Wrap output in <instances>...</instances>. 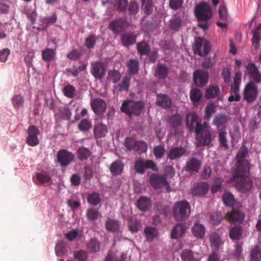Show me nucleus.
<instances>
[{"label": "nucleus", "mask_w": 261, "mask_h": 261, "mask_svg": "<svg viewBox=\"0 0 261 261\" xmlns=\"http://www.w3.org/2000/svg\"><path fill=\"white\" fill-rule=\"evenodd\" d=\"M247 153V148L245 146L241 147L237 155V167L232 177L236 188L243 193L250 191L253 187L252 180L249 176L251 164L244 159Z\"/></svg>", "instance_id": "obj_1"}, {"label": "nucleus", "mask_w": 261, "mask_h": 261, "mask_svg": "<svg viewBox=\"0 0 261 261\" xmlns=\"http://www.w3.org/2000/svg\"><path fill=\"white\" fill-rule=\"evenodd\" d=\"M201 121L195 113H189L186 116L187 126L191 132L195 129L198 146L208 145L211 142L210 127L205 122L201 124Z\"/></svg>", "instance_id": "obj_2"}, {"label": "nucleus", "mask_w": 261, "mask_h": 261, "mask_svg": "<svg viewBox=\"0 0 261 261\" xmlns=\"http://www.w3.org/2000/svg\"><path fill=\"white\" fill-rule=\"evenodd\" d=\"M173 216L177 221L187 219L190 214V205L186 200L175 202L172 210Z\"/></svg>", "instance_id": "obj_3"}, {"label": "nucleus", "mask_w": 261, "mask_h": 261, "mask_svg": "<svg viewBox=\"0 0 261 261\" xmlns=\"http://www.w3.org/2000/svg\"><path fill=\"white\" fill-rule=\"evenodd\" d=\"M144 108L143 101H134L132 100L124 101L121 106V111L129 116H139Z\"/></svg>", "instance_id": "obj_4"}, {"label": "nucleus", "mask_w": 261, "mask_h": 261, "mask_svg": "<svg viewBox=\"0 0 261 261\" xmlns=\"http://www.w3.org/2000/svg\"><path fill=\"white\" fill-rule=\"evenodd\" d=\"M195 14L199 20L207 21L212 17V10L208 4L202 2L196 6Z\"/></svg>", "instance_id": "obj_5"}, {"label": "nucleus", "mask_w": 261, "mask_h": 261, "mask_svg": "<svg viewBox=\"0 0 261 261\" xmlns=\"http://www.w3.org/2000/svg\"><path fill=\"white\" fill-rule=\"evenodd\" d=\"M124 146L129 151L134 150L139 154L146 152L148 146L147 144L143 141H136L132 138H126L124 142Z\"/></svg>", "instance_id": "obj_6"}, {"label": "nucleus", "mask_w": 261, "mask_h": 261, "mask_svg": "<svg viewBox=\"0 0 261 261\" xmlns=\"http://www.w3.org/2000/svg\"><path fill=\"white\" fill-rule=\"evenodd\" d=\"M211 49L208 42L201 37L195 38L193 50L195 54L202 57L207 55Z\"/></svg>", "instance_id": "obj_7"}, {"label": "nucleus", "mask_w": 261, "mask_h": 261, "mask_svg": "<svg viewBox=\"0 0 261 261\" xmlns=\"http://www.w3.org/2000/svg\"><path fill=\"white\" fill-rule=\"evenodd\" d=\"M145 169H150L154 171H157L158 170L155 163L152 160L144 161L138 159L135 161L134 169L137 173L144 174Z\"/></svg>", "instance_id": "obj_8"}, {"label": "nucleus", "mask_w": 261, "mask_h": 261, "mask_svg": "<svg viewBox=\"0 0 261 261\" xmlns=\"http://www.w3.org/2000/svg\"><path fill=\"white\" fill-rule=\"evenodd\" d=\"M258 95L257 87L253 82L248 83L244 91V98L249 103L254 102Z\"/></svg>", "instance_id": "obj_9"}, {"label": "nucleus", "mask_w": 261, "mask_h": 261, "mask_svg": "<svg viewBox=\"0 0 261 261\" xmlns=\"http://www.w3.org/2000/svg\"><path fill=\"white\" fill-rule=\"evenodd\" d=\"M105 64L101 61H95L91 63V74L96 79H102L106 73Z\"/></svg>", "instance_id": "obj_10"}, {"label": "nucleus", "mask_w": 261, "mask_h": 261, "mask_svg": "<svg viewBox=\"0 0 261 261\" xmlns=\"http://www.w3.org/2000/svg\"><path fill=\"white\" fill-rule=\"evenodd\" d=\"M149 182L151 187L156 190L164 185L169 187L165 175L153 173L149 177Z\"/></svg>", "instance_id": "obj_11"}, {"label": "nucleus", "mask_w": 261, "mask_h": 261, "mask_svg": "<svg viewBox=\"0 0 261 261\" xmlns=\"http://www.w3.org/2000/svg\"><path fill=\"white\" fill-rule=\"evenodd\" d=\"M39 128L35 126H30L27 130L28 137L27 138L26 142L31 146H35L39 144V140L38 135L39 134Z\"/></svg>", "instance_id": "obj_12"}, {"label": "nucleus", "mask_w": 261, "mask_h": 261, "mask_svg": "<svg viewBox=\"0 0 261 261\" xmlns=\"http://www.w3.org/2000/svg\"><path fill=\"white\" fill-rule=\"evenodd\" d=\"M58 162L62 167H66L74 160V155L66 149H61L57 153Z\"/></svg>", "instance_id": "obj_13"}, {"label": "nucleus", "mask_w": 261, "mask_h": 261, "mask_svg": "<svg viewBox=\"0 0 261 261\" xmlns=\"http://www.w3.org/2000/svg\"><path fill=\"white\" fill-rule=\"evenodd\" d=\"M209 77L207 72L202 70H197L193 73V80L195 84L198 87L203 86L207 84Z\"/></svg>", "instance_id": "obj_14"}, {"label": "nucleus", "mask_w": 261, "mask_h": 261, "mask_svg": "<svg viewBox=\"0 0 261 261\" xmlns=\"http://www.w3.org/2000/svg\"><path fill=\"white\" fill-rule=\"evenodd\" d=\"M245 215L239 210H233L231 212H228L225 218L229 221L233 223L241 224L244 220Z\"/></svg>", "instance_id": "obj_15"}, {"label": "nucleus", "mask_w": 261, "mask_h": 261, "mask_svg": "<svg viewBox=\"0 0 261 261\" xmlns=\"http://www.w3.org/2000/svg\"><path fill=\"white\" fill-rule=\"evenodd\" d=\"M91 106L94 112L97 115H102L107 109L106 102L100 98H96L91 100Z\"/></svg>", "instance_id": "obj_16"}, {"label": "nucleus", "mask_w": 261, "mask_h": 261, "mask_svg": "<svg viewBox=\"0 0 261 261\" xmlns=\"http://www.w3.org/2000/svg\"><path fill=\"white\" fill-rule=\"evenodd\" d=\"M156 104L164 109H168L172 106V102L167 95L160 93L156 95Z\"/></svg>", "instance_id": "obj_17"}, {"label": "nucleus", "mask_w": 261, "mask_h": 261, "mask_svg": "<svg viewBox=\"0 0 261 261\" xmlns=\"http://www.w3.org/2000/svg\"><path fill=\"white\" fill-rule=\"evenodd\" d=\"M209 188L208 185L205 182L197 183L194 185L192 194L196 196L204 195L208 192Z\"/></svg>", "instance_id": "obj_18"}, {"label": "nucleus", "mask_w": 261, "mask_h": 261, "mask_svg": "<svg viewBox=\"0 0 261 261\" xmlns=\"http://www.w3.org/2000/svg\"><path fill=\"white\" fill-rule=\"evenodd\" d=\"M201 166V162L195 158H192L186 163V170L190 173L197 172Z\"/></svg>", "instance_id": "obj_19"}, {"label": "nucleus", "mask_w": 261, "mask_h": 261, "mask_svg": "<svg viewBox=\"0 0 261 261\" xmlns=\"http://www.w3.org/2000/svg\"><path fill=\"white\" fill-rule=\"evenodd\" d=\"M169 73V68L164 64L158 63L154 71V76L159 80H165Z\"/></svg>", "instance_id": "obj_20"}, {"label": "nucleus", "mask_w": 261, "mask_h": 261, "mask_svg": "<svg viewBox=\"0 0 261 261\" xmlns=\"http://www.w3.org/2000/svg\"><path fill=\"white\" fill-rule=\"evenodd\" d=\"M126 25L125 19L120 18L112 21L109 24V28L114 32L119 33L122 31Z\"/></svg>", "instance_id": "obj_21"}, {"label": "nucleus", "mask_w": 261, "mask_h": 261, "mask_svg": "<svg viewBox=\"0 0 261 261\" xmlns=\"http://www.w3.org/2000/svg\"><path fill=\"white\" fill-rule=\"evenodd\" d=\"M185 153V149L182 147H173L170 149L167 154V158L170 160L178 159Z\"/></svg>", "instance_id": "obj_22"}, {"label": "nucleus", "mask_w": 261, "mask_h": 261, "mask_svg": "<svg viewBox=\"0 0 261 261\" xmlns=\"http://www.w3.org/2000/svg\"><path fill=\"white\" fill-rule=\"evenodd\" d=\"M124 164L120 160L113 162L110 167V170L113 176L121 175L124 168Z\"/></svg>", "instance_id": "obj_23"}, {"label": "nucleus", "mask_w": 261, "mask_h": 261, "mask_svg": "<svg viewBox=\"0 0 261 261\" xmlns=\"http://www.w3.org/2000/svg\"><path fill=\"white\" fill-rule=\"evenodd\" d=\"M186 227L184 224H177L172 229L171 237L172 239H177L182 236L186 231Z\"/></svg>", "instance_id": "obj_24"}, {"label": "nucleus", "mask_w": 261, "mask_h": 261, "mask_svg": "<svg viewBox=\"0 0 261 261\" xmlns=\"http://www.w3.org/2000/svg\"><path fill=\"white\" fill-rule=\"evenodd\" d=\"M137 205L139 210L145 212L151 206V201L149 198L142 196L138 199Z\"/></svg>", "instance_id": "obj_25"}, {"label": "nucleus", "mask_w": 261, "mask_h": 261, "mask_svg": "<svg viewBox=\"0 0 261 261\" xmlns=\"http://www.w3.org/2000/svg\"><path fill=\"white\" fill-rule=\"evenodd\" d=\"M107 132V126L101 123H98L94 127V134L97 138L105 137Z\"/></svg>", "instance_id": "obj_26"}, {"label": "nucleus", "mask_w": 261, "mask_h": 261, "mask_svg": "<svg viewBox=\"0 0 261 261\" xmlns=\"http://www.w3.org/2000/svg\"><path fill=\"white\" fill-rule=\"evenodd\" d=\"M243 232L242 226H237L232 227L229 230V238L233 240H239Z\"/></svg>", "instance_id": "obj_27"}, {"label": "nucleus", "mask_w": 261, "mask_h": 261, "mask_svg": "<svg viewBox=\"0 0 261 261\" xmlns=\"http://www.w3.org/2000/svg\"><path fill=\"white\" fill-rule=\"evenodd\" d=\"M121 41L124 46H127L135 43L136 41V37L132 33H125L122 35Z\"/></svg>", "instance_id": "obj_28"}, {"label": "nucleus", "mask_w": 261, "mask_h": 261, "mask_svg": "<svg viewBox=\"0 0 261 261\" xmlns=\"http://www.w3.org/2000/svg\"><path fill=\"white\" fill-rule=\"evenodd\" d=\"M192 232L195 237L201 238L205 234V227L202 224L196 223L192 227Z\"/></svg>", "instance_id": "obj_29"}, {"label": "nucleus", "mask_w": 261, "mask_h": 261, "mask_svg": "<svg viewBox=\"0 0 261 261\" xmlns=\"http://www.w3.org/2000/svg\"><path fill=\"white\" fill-rule=\"evenodd\" d=\"M220 88L218 86L211 85L205 91V97L207 99H211L219 96Z\"/></svg>", "instance_id": "obj_30"}, {"label": "nucleus", "mask_w": 261, "mask_h": 261, "mask_svg": "<svg viewBox=\"0 0 261 261\" xmlns=\"http://www.w3.org/2000/svg\"><path fill=\"white\" fill-rule=\"evenodd\" d=\"M11 101L13 107L16 110L22 107L24 102L23 97L20 94L14 95L12 97Z\"/></svg>", "instance_id": "obj_31"}, {"label": "nucleus", "mask_w": 261, "mask_h": 261, "mask_svg": "<svg viewBox=\"0 0 261 261\" xmlns=\"http://www.w3.org/2000/svg\"><path fill=\"white\" fill-rule=\"evenodd\" d=\"M226 135L227 132L225 127H223L219 130L218 137L220 145V146L223 147L225 148H227L228 147Z\"/></svg>", "instance_id": "obj_32"}, {"label": "nucleus", "mask_w": 261, "mask_h": 261, "mask_svg": "<svg viewBox=\"0 0 261 261\" xmlns=\"http://www.w3.org/2000/svg\"><path fill=\"white\" fill-rule=\"evenodd\" d=\"M77 158L81 161L87 160L91 154V151L84 147H80L76 151Z\"/></svg>", "instance_id": "obj_33"}, {"label": "nucleus", "mask_w": 261, "mask_h": 261, "mask_svg": "<svg viewBox=\"0 0 261 261\" xmlns=\"http://www.w3.org/2000/svg\"><path fill=\"white\" fill-rule=\"evenodd\" d=\"M141 8L147 15L151 14L153 11V3L152 0H141Z\"/></svg>", "instance_id": "obj_34"}, {"label": "nucleus", "mask_w": 261, "mask_h": 261, "mask_svg": "<svg viewBox=\"0 0 261 261\" xmlns=\"http://www.w3.org/2000/svg\"><path fill=\"white\" fill-rule=\"evenodd\" d=\"M87 247L90 252H97L100 249V243L96 239L92 238L87 243Z\"/></svg>", "instance_id": "obj_35"}, {"label": "nucleus", "mask_w": 261, "mask_h": 261, "mask_svg": "<svg viewBox=\"0 0 261 261\" xmlns=\"http://www.w3.org/2000/svg\"><path fill=\"white\" fill-rule=\"evenodd\" d=\"M120 224L117 220L108 219L106 223V229L110 231L116 232L119 229Z\"/></svg>", "instance_id": "obj_36"}, {"label": "nucleus", "mask_w": 261, "mask_h": 261, "mask_svg": "<svg viewBox=\"0 0 261 261\" xmlns=\"http://www.w3.org/2000/svg\"><path fill=\"white\" fill-rule=\"evenodd\" d=\"M127 66L128 72L131 75H135L139 70V63L134 59L129 60L127 63Z\"/></svg>", "instance_id": "obj_37"}, {"label": "nucleus", "mask_w": 261, "mask_h": 261, "mask_svg": "<svg viewBox=\"0 0 261 261\" xmlns=\"http://www.w3.org/2000/svg\"><path fill=\"white\" fill-rule=\"evenodd\" d=\"M250 261H260L261 259V249L260 247L256 245L254 248L252 249L250 253Z\"/></svg>", "instance_id": "obj_38"}, {"label": "nucleus", "mask_w": 261, "mask_h": 261, "mask_svg": "<svg viewBox=\"0 0 261 261\" xmlns=\"http://www.w3.org/2000/svg\"><path fill=\"white\" fill-rule=\"evenodd\" d=\"M210 242L212 246L214 247L216 249H219L222 244L220 236L217 233H213L210 236Z\"/></svg>", "instance_id": "obj_39"}, {"label": "nucleus", "mask_w": 261, "mask_h": 261, "mask_svg": "<svg viewBox=\"0 0 261 261\" xmlns=\"http://www.w3.org/2000/svg\"><path fill=\"white\" fill-rule=\"evenodd\" d=\"M121 74L120 72L116 69L111 70L108 72V79L113 83L118 82L121 79Z\"/></svg>", "instance_id": "obj_40"}, {"label": "nucleus", "mask_w": 261, "mask_h": 261, "mask_svg": "<svg viewBox=\"0 0 261 261\" xmlns=\"http://www.w3.org/2000/svg\"><path fill=\"white\" fill-rule=\"evenodd\" d=\"M36 179L38 184H40L49 183L51 181V177L46 172L37 173Z\"/></svg>", "instance_id": "obj_41"}, {"label": "nucleus", "mask_w": 261, "mask_h": 261, "mask_svg": "<svg viewBox=\"0 0 261 261\" xmlns=\"http://www.w3.org/2000/svg\"><path fill=\"white\" fill-rule=\"evenodd\" d=\"M137 48L138 53L141 56L146 55L150 49L148 43L144 41L138 43L137 45Z\"/></svg>", "instance_id": "obj_42"}, {"label": "nucleus", "mask_w": 261, "mask_h": 261, "mask_svg": "<svg viewBox=\"0 0 261 261\" xmlns=\"http://www.w3.org/2000/svg\"><path fill=\"white\" fill-rule=\"evenodd\" d=\"M181 116L178 114H176L170 117L169 122L173 128H176L181 124Z\"/></svg>", "instance_id": "obj_43"}, {"label": "nucleus", "mask_w": 261, "mask_h": 261, "mask_svg": "<svg viewBox=\"0 0 261 261\" xmlns=\"http://www.w3.org/2000/svg\"><path fill=\"white\" fill-rule=\"evenodd\" d=\"M87 201L90 204L96 206L100 202V195L95 192L90 194L88 196Z\"/></svg>", "instance_id": "obj_44"}, {"label": "nucleus", "mask_w": 261, "mask_h": 261, "mask_svg": "<svg viewBox=\"0 0 261 261\" xmlns=\"http://www.w3.org/2000/svg\"><path fill=\"white\" fill-rule=\"evenodd\" d=\"M130 77L128 76H124L121 82L118 85L120 91H127L129 89Z\"/></svg>", "instance_id": "obj_45"}, {"label": "nucleus", "mask_w": 261, "mask_h": 261, "mask_svg": "<svg viewBox=\"0 0 261 261\" xmlns=\"http://www.w3.org/2000/svg\"><path fill=\"white\" fill-rule=\"evenodd\" d=\"M223 219V216L220 212H214L210 216L211 223L214 225L220 224Z\"/></svg>", "instance_id": "obj_46"}, {"label": "nucleus", "mask_w": 261, "mask_h": 261, "mask_svg": "<svg viewBox=\"0 0 261 261\" xmlns=\"http://www.w3.org/2000/svg\"><path fill=\"white\" fill-rule=\"evenodd\" d=\"M227 121L228 118L226 115L219 114L215 117L213 123L215 125L219 126L221 125L226 123Z\"/></svg>", "instance_id": "obj_47"}, {"label": "nucleus", "mask_w": 261, "mask_h": 261, "mask_svg": "<svg viewBox=\"0 0 261 261\" xmlns=\"http://www.w3.org/2000/svg\"><path fill=\"white\" fill-rule=\"evenodd\" d=\"M129 230L132 232H137L140 228L139 221L137 219H129L128 220Z\"/></svg>", "instance_id": "obj_48"}, {"label": "nucleus", "mask_w": 261, "mask_h": 261, "mask_svg": "<svg viewBox=\"0 0 261 261\" xmlns=\"http://www.w3.org/2000/svg\"><path fill=\"white\" fill-rule=\"evenodd\" d=\"M100 216L99 211L94 208H90L87 210V217L89 221H94L98 219Z\"/></svg>", "instance_id": "obj_49"}, {"label": "nucleus", "mask_w": 261, "mask_h": 261, "mask_svg": "<svg viewBox=\"0 0 261 261\" xmlns=\"http://www.w3.org/2000/svg\"><path fill=\"white\" fill-rule=\"evenodd\" d=\"M74 258L78 261H86L88 258V253L85 250H80L73 253Z\"/></svg>", "instance_id": "obj_50"}, {"label": "nucleus", "mask_w": 261, "mask_h": 261, "mask_svg": "<svg viewBox=\"0 0 261 261\" xmlns=\"http://www.w3.org/2000/svg\"><path fill=\"white\" fill-rule=\"evenodd\" d=\"M55 55V52L53 49L47 48L45 50L42 51V59L45 61H51Z\"/></svg>", "instance_id": "obj_51"}, {"label": "nucleus", "mask_w": 261, "mask_h": 261, "mask_svg": "<svg viewBox=\"0 0 261 261\" xmlns=\"http://www.w3.org/2000/svg\"><path fill=\"white\" fill-rule=\"evenodd\" d=\"M165 152V148L163 145H157L153 148V154L156 159H161L163 158Z\"/></svg>", "instance_id": "obj_52"}, {"label": "nucleus", "mask_w": 261, "mask_h": 261, "mask_svg": "<svg viewBox=\"0 0 261 261\" xmlns=\"http://www.w3.org/2000/svg\"><path fill=\"white\" fill-rule=\"evenodd\" d=\"M75 91V88L71 85H67L65 86L63 90L64 95L69 98L73 97Z\"/></svg>", "instance_id": "obj_53"}, {"label": "nucleus", "mask_w": 261, "mask_h": 261, "mask_svg": "<svg viewBox=\"0 0 261 261\" xmlns=\"http://www.w3.org/2000/svg\"><path fill=\"white\" fill-rule=\"evenodd\" d=\"M201 92L198 89H193L190 92V98L194 103L198 102L201 99Z\"/></svg>", "instance_id": "obj_54"}, {"label": "nucleus", "mask_w": 261, "mask_h": 261, "mask_svg": "<svg viewBox=\"0 0 261 261\" xmlns=\"http://www.w3.org/2000/svg\"><path fill=\"white\" fill-rule=\"evenodd\" d=\"M115 6L118 11H125L128 6V1L127 0H115Z\"/></svg>", "instance_id": "obj_55"}, {"label": "nucleus", "mask_w": 261, "mask_h": 261, "mask_svg": "<svg viewBox=\"0 0 261 261\" xmlns=\"http://www.w3.org/2000/svg\"><path fill=\"white\" fill-rule=\"evenodd\" d=\"M55 251L56 254L57 256H63L66 252V246L64 242H60L57 243L56 246Z\"/></svg>", "instance_id": "obj_56"}, {"label": "nucleus", "mask_w": 261, "mask_h": 261, "mask_svg": "<svg viewBox=\"0 0 261 261\" xmlns=\"http://www.w3.org/2000/svg\"><path fill=\"white\" fill-rule=\"evenodd\" d=\"M139 6L138 3L136 1L130 2L128 8L129 15H135L139 12Z\"/></svg>", "instance_id": "obj_57"}, {"label": "nucleus", "mask_w": 261, "mask_h": 261, "mask_svg": "<svg viewBox=\"0 0 261 261\" xmlns=\"http://www.w3.org/2000/svg\"><path fill=\"white\" fill-rule=\"evenodd\" d=\"M223 201L225 205L231 206L234 201L233 196L230 193H225L223 194Z\"/></svg>", "instance_id": "obj_58"}, {"label": "nucleus", "mask_w": 261, "mask_h": 261, "mask_svg": "<svg viewBox=\"0 0 261 261\" xmlns=\"http://www.w3.org/2000/svg\"><path fill=\"white\" fill-rule=\"evenodd\" d=\"M91 126V122L87 119H83L79 123L78 127L81 131H87Z\"/></svg>", "instance_id": "obj_59"}, {"label": "nucleus", "mask_w": 261, "mask_h": 261, "mask_svg": "<svg viewBox=\"0 0 261 261\" xmlns=\"http://www.w3.org/2000/svg\"><path fill=\"white\" fill-rule=\"evenodd\" d=\"M96 43V37L95 35H90L85 40V45L88 48H91L94 47Z\"/></svg>", "instance_id": "obj_60"}, {"label": "nucleus", "mask_w": 261, "mask_h": 261, "mask_svg": "<svg viewBox=\"0 0 261 261\" xmlns=\"http://www.w3.org/2000/svg\"><path fill=\"white\" fill-rule=\"evenodd\" d=\"M223 182V179L221 178H216L214 184L213 185L211 192L213 193H216L217 191H220L222 188V183Z\"/></svg>", "instance_id": "obj_61"}, {"label": "nucleus", "mask_w": 261, "mask_h": 261, "mask_svg": "<svg viewBox=\"0 0 261 261\" xmlns=\"http://www.w3.org/2000/svg\"><path fill=\"white\" fill-rule=\"evenodd\" d=\"M216 107L213 103H209L205 109V118L209 119L211 115L215 113Z\"/></svg>", "instance_id": "obj_62"}, {"label": "nucleus", "mask_w": 261, "mask_h": 261, "mask_svg": "<svg viewBox=\"0 0 261 261\" xmlns=\"http://www.w3.org/2000/svg\"><path fill=\"white\" fill-rule=\"evenodd\" d=\"M181 21L179 18H175L170 20L169 25L171 30H177L181 26Z\"/></svg>", "instance_id": "obj_63"}, {"label": "nucleus", "mask_w": 261, "mask_h": 261, "mask_svg": "<svg viewBox=\"0 0 261 261\" xmlns=\"http://www.w3.org/2000/svg\"><path fill=\"white\" fill-rule=\"evenodd\" d=\"M71 113L68 108H64L60 110V116L62 119L68 120L71 117Z\"/></svg>", "instance_id": "obj_64"}]
</instances>
